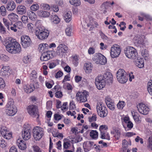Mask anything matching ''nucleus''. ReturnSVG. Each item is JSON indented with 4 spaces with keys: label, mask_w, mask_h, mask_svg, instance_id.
Wrapping results in <instances>:
<instances>
[{
    "label": "nucleus",
    "mask_w": 152,
    "mask_h": 152,
    "mask_svg": "<svg viewBox=\"0 0 152 152\" xmlns=\"http://www.w3.org/2000/svg\"><path fill=\"white\" fill-rule=\"evenodd\" d=\"M3 44L5 46L7 50L10 53H19L21 50L20 44L12 37L6 38L3 41Z\"/></svg>",
    "instance_id": "nucleus-1"
},
{
    "label": "nucleus",
    "mask_w": 152,
    "mask_h": 152,
    "mask_svg": "<svg viewBox=\"0 0 152 152\" xmlns=\"http://www.w3.org/2000/svg\"><path fill=\"white\" fill-rule=\"evenodd\" d=\"M41 22V21L39 20H37L36 22L35 25L38 29L36 31L35 34L37 38L39 39L43 40L48 37L49 32L44 27L39 24Z\"/></svg>",
    "instance_id": "nucleus-2"
},
{
    "label": "nucleus",
    "mask_w": 152,
    "mask_h": 152,
    "mask_svg": "<svg viewBox=\"0 0 152 152\" xmlns=\"http://www.w3.org/2000/svg\"><path fill=\"white\" fill-rule=\"evenodd\" d=\"M17 109L16 107L14 104L13 103L9 102L6 105L5 113L7 115L13 116L16 113Z\"/></svg>",
    "instance_id": "nucleus-3"
},
{
    "label": "nucleus",
    "mask_w": 152,
    "mask_h": 152,
    "mask_svg": "<svg viewBox=\"0 0 152 152\" xmlns=\"http://www.w3.org/2000/svg\"><path fill=\"white\" fill-rule=\"evenodd\" d=\"M96 109L98 115L101 117L104 118L107 115V109L102 102H97Z\"/></svg>",
    "instance_id": "nucleus-4"
},
{
    "label": "nucleus",
    "mask_w": 152,
    "mask_h": 152,
    "mask_svg": "<svg viewBox=\"0 0 152 152\" xmlns=\"http://www.w3.org/2000/svg\"><path fill=\"white\" fill-rule=\"evenodd\" d=\"M116 75L117 80L121 83H125L128 80V78L126 76V72L124 69H119L116 73Z\"/></svg>",
    "instance_id": "nucleus-5"
},
{
    "label": "nucleus",
    "mask_w": 152,
    "mask_h": 152,
    "mask_svg": "<svg viewBox=\"0 0 152 152\" xmlns=\"http://www.w3.org/2000/svg\"><path fill=\"white\" fill-rule=\"evenodd\" d=\"M121 50V47L117 44L113 45L111 48L110 54L112 58H116L119 56Z\"/></svg>",
    "instance_id": "nucleus-6"
},
{
    "label": "nucleus",
    "mask_w": 152,
    "mask_h": 152,
    "mask_svg": "<svg viewBox=\"0 0 152 152\" xmlns=\"http://www.w3.org/2000/svg\"><path fill=\"white\" fill-rule=\"evenodd\" d=\"M33 137L36 140H39L44 135V130L43 128L37 126L33 129Z\"/></svg>",
    "instance_id": "nucleus-7"
},
{
    "label": "nucleus",
    "mask_w": 152,
    "mask_h": 152,
    "mask_svg": "<svg viewBox=\"0 0 152 152\" xmlns=\"http://www.w3.org/2000/svg\"><path fill=\"white\" fill-rule=\"evenodd\" d=\"M93 60L96 63L102 65L105 64L107 62L105 57L99 53L95 54L93 58Z\"/></svg>",
    "instance_id": "nucleus-8"
},
{
    "label": "nucleus",
    "mask_w": 152,
    "mask_h": 152,
    "mask_svg": "<svg viewBox=\"0 0 152 152\" xmlns=\"http://www.w3.org/2000/svg\"><path fill=\"white\" fill-rule=\"evenodd\" d=\"M124 53L126 56L130 59L135 58L137 54V50L132 47H127Z\"/></svg>",
    "instance_id": "nucleus-9"
},
{
    "label": "nucleus",
    "mask_w": 152,
    "mask_h": 152,
    "mask_svg": "<svg viewBox=\"0 0 152 152\" xmlns=\"http://www.w3.org/2000/svg\"><path fill=\"white\" fill-rule=\"evenodd\" d=\"M28 113L32 117H36L38 118L39 115L37 113V107L34 105H31L28 106L27 108Z\"/></svg>",
    "instance_id": "nucleus-10"
},
{
    "label": "nucleus",
    "mask_w": 152,
    "mask_h": 152,
    "mask_svg": "<svg viewBox=\"0 0 152 152\" xmlns=\"http://www.w3.org/2000/svg\"><path fill=\"white\" fill-rule=\"evenodd\" d=\"M68 48L66 45L64 44H60L57 48L56 53L60 56L63 55L68 53Z\"/></svg>",
    "instance_id": "nucleus-11"
},
{
    "label": "nucleus",
    "mask_w": 152,
    "mask_h": 152,
    "mask_svg": "<svg viewBox=\"0 0 152 152\" xmlns=\"http://www.w3.org/2000/svg\"><path fill=\"white\" fill-rule=\"evenodd\" d=\"M20 39L21 44L24 48L29 47L31 44V40L28 36L22 35Z\"/></svg>",
    "instance_id": "nucleus-12"
},
{
    "label": "nucleus",
    "mask_w": 152,
    "mask_h": 152,
    "mask_svg": "<svg viewBox=\"0 0 152 152\" xmlns=\"http://www.w3.org/2000/svg\"><path fill=\"white\" fill-rule=\"evenodd\" d=\"M88 92L84 91L83 92H78L76 95L77 100L80 102H84L87 101Z\"/></svg>",
    "instance_id": "nucleus-13"
},
{
    "label": "nucleus",
    "mask_w": 152,
    "mask_h": 152,
    "mask_svg": "<svg viewBox=\"0 0 152 152\" xmlns=\"http://www.w3.org/2000/svg\"><path fill=\"white\" fill-rule=\"evenodd\" d=\"M137 107L139 112L143 115H147L149 111V107L142 103L138 104Z\"/></svg>",
    "instance_id": "nucleus-14"
},
{
    "label": "nucleus",
    "mask_w": 152,
    "mask_h": 152,
    "mask_svg": "<svg viewBox=\"0 0 152 152\" xmlns=\"http://www.w3.org/2000/svg\"><path fill=\"white\" fill-rule=\"evenodd\" d=\"M105 81L102 79V77L98 75L96 78L95 84L97 88L99 90L104 88L105 85Z\"/></svg>",
    "instance_id": "nucleus-15"
},
{
    "label": "nucleus",
    "mask_w": 152,
    "mask_h": 152,
    "mask_svg": "<svg viewBox=\"0 0 152 152\" xmlns=\"http://www.w3.org/2000/svg\"><path fill=\"white\" fill-rule=\"evenodd\" d=\"M145 37L144 35H137L135 36L134 38L135 43L139 46H141L144 45L145 43Z\"/></svg>",
    "instance_id": "nucleus-16"
},
{
    "label": "nucleus",
    "mask_w": 152,
    "mask_h": 152,
    "mask_svg": "<svg viewBox=\"0 0 152 152\" xmlns=\"http://www.w3.org/2000/svg\"><path fill=\"white\" fill-rule=\"evenodd\" d=\"M10 71L9 66L2 65L0 73L4 77H8L10 75Z\"/></svg>",
    "instance_id": "nucleus-17"
},
{
    "label": "nucleus",
    "mask_w": 152,
    "mask_h": 152,
    "mask_svg": "<svg viewBox=\"0 0 152 152\" xmlns=\"http://www.w3.org/2000/svg\"><path fill=\"white\" fill-rule=\"evenodd\" d=\"M0 132L2 135L7 139H10L12 137V133L7 131V128L5 126L1 127Z\"/></svg>",
    "instance_id": "nucleus-18"
},
{
    "label": "nucleus",
    "mask_w": 152,
    "mask_h": 152,
    "mask_svg": "<svg viewBox=\"0 0 152 152\" xmlns=\"http://www.w3.org/2000/svg\"><path fill=\"white\" fill-rule=\"evenodd\" d=\"M110 133L111 134L114 135L116 139L118 140L121 135V129L118 127L114 126L112 127Z\"/></svg>",
    "instance_id": "nucleus-19"
},
{
    "label": "nucleus",
    "mask_w": 152,
    "mask_h": 152,
    "mask_svg": "<svg viewBox=\"0 0 152 152\" xmlns=\"http://www.w3.org/2000/svg\"><path fill=\"white\" fill-rule=\"evenodd\" d=\"M102 77V79H104L105 83H111L113 78L112 73L109 72H106L103 75H99Z\"/></svg>",
    "instance_id": "nucleus-20"
},
{
    "label": "nucleus",
    "mask_w": 152,
    "mask_h": 152,
    "mask_svg": "<svg viewBox=\"0 0 152 152\" xmlns=\"http://www.w3.org/2000/svg\"><path fill=\"white\" fill-rule=\"evenodd\" d=\"M53 57L52 51H48L46 52H44L40 57V60L42 61H46L50 59Z\"/></svg>",
    "instance_id": "nucleus-21"
},
{
    "label": "nucleus",
    "mask_w": 152,
    "mask_h": 152,
    "mask_svg": "<svg viewBox=\"0 0 152 152\" xmlns=\"http://www.w3.org/2000/svg\"><path fill=\"white\" fill-rule=\"evenodd\" d=\"M31 130L29 128H24L22 131V136L23 139L26 140L29 139L31 137Z\"/></svg>",
    "instance_id": "nucleus-22"
},
{
    "label": "nucleus",
    "mask_w": 152,
    "mask_h": 152,
    "mask_svg": "<svg viewBox=\"0 0 152 152\" xmlns=\"http://www.w3.org/2000/svg\"><path fill=\"white\" fill-rule=\"evenodd\" d=\"M94 145L93 142L90 141L85 142L83 144V147L85 152H88L93 148Z\"/></svg>",
    "instance_id": "nucleus-23"
},
{
    "label": "nucleus",
    "mask_w": 152,
    "mask_h": 152,
    "mask_svg": "<svg viewBox=\"0 0 152 152\" xmlns=\"http://www.w3.org/2000/svg\"><path fill=\"white\" fill-rule=\"evenodd\" d=\"M72 14L71 12L66 11L64 14L63 18L66 22H69L72 19Z\"/></svg>",
    "instance_id": "nucleus-24"
},
{
    "label": "nucleus",
    "mask_w": 152,
    "mask_h": 152,
    "mask_svg": "<svg viewBox=\"0 0 152 152\" xmlns=\"http://www.w3.org/2000/svg\"><path fill=\"white\" fill-rule=\"evenodd\" d=\"M16 143L20 149L24 150L26 149V143L23 140L20 139H19L17 140Z\"/></svg>",
    "instance_id": "nucleus-25"
},
{
    "label": "nucleus",
    "mask_w": 152,
    "mask_h": 152,
    "mask_svg": "<svg viewBox=\"0 0 152 152\" xmlns=\"http://www.w3.org/2000/svg\"><path fill=\"white\" fill-rule=\"evenodd\" d=\"M93 66L90 62H88L84 64V69L86 73H90L92 69Z\"/></svg>",
    "instance_id": "nucleus-26"
},
{
    "label": "nucleus",
    "mask_w": 152,
    "mask_h": 152,
    "mask_svg": "<svg viewBox=\"0 0 152 152\" xmlns=\"http://www.w3.org/2000/svg\"><path fill=\"white\" fill-rule=\"evenodd\" d=\"M34 87L32 84H27L24 86V89L25 92L27 93H30L32 92L34 90Z\"/></svg>",
    "instance_id": "nucleus-27"
},
{
    "label": "nucleus",
    "mask_w": 152,
    "mask_h": 152,
    "mask_svg": "<svg viewBox=\"0 0 152 152\" xmlns=\"http://www.w3.org/2000/svg\"><path fill=\"white\" fill-rule=\"evenodd\" d=\"M16 12L18 14L23 15L26 12V8L23 5H19L17 7Z\"/></svg>",
    "instance_id": "nucleus-28"
},
{
    "label": "nucleus",
    "mask_w": 152,
    "mask_h": 152,
    "mask_svg": "<svg viewBox=\"0 0 152 152\" xmlns=\"http://www.w3.org/2000/svg\"><path fill=\"white\" fill-rule=\"evenodd\" d=\"M49 45L47 43H41L39 44L38 49L41 53L45 51L48 49Z\"/></svg>",
    "instance_id": "nucleus-29"
},
{
    "label": "nucleus",
    "mask_w": 152,
    "mask_h": 152,
    "mask_svg": "<svg viewBox=\"0 0 152 152\" xmlns=\"http://www.w3.org/2000/svg\"><path fill=\"white\" fill-rule=\"evenodd\" d=\"M7 18L11 21H15L17 20L18 18V16L14 13H11L9 14L8 15Z\"/></svg>",
    "instance_id": "nucleus-30"
},
{
    "label": "nucleus",
    "mask_w": 152,
    "mask_h": 152,
    "mask_svg": "<svg viewBox=\"0 0 152 152\" xmlns=\"http://www.w3.org/2000/svg\"><path fill=\"white\" fill-rule=\"evenodd\" d=\"M15 3L13 1H11L7 4L6 8L8 11H12L15 8Z\"/></svg>",
    "instance_id": "nucleus-31"
},
{
    "label": "nucleus",
    "mask_w": 152,
    "mask_h": 152,
    "mask_svg": "<svg viewBox=\"0 0 152 152\" xmlns=\"http://www.w3.org/2000/svg\"><path fill=\"white\" fill-rule=\"evenodd\" d=\"M38 15L43 18H47L50 15V13L47 11L43 10H40L37 12Z\"/></svg>",
    "instance_id": "nucleus-32"
},
{
    "label": "nucleus",
    "mask_w": 152,
    "mask_h": 152,
    "mask_svg": "<svg viewBox=\"0 0 152 152\" xmlns=\"http://www.w3.org/2000/svg\"><path fill=\"white\" fill-rule=\"evenodd\" d=\"M100 136L101 138L104 139H106L108 140H110L109 134L107 132L100 133Z\"/></svg>",
    "instance_id": "nucleus-33"
},
{
    "label": "nucleus",
    "mask_w": 152,
    "mask_h": 152,
    "mask_svg": "<svg viewBox=\"0 0 152 152\" xmlns=\"http://www.w3.org/2000/svg\"><path fill=\"white\" fill-rule=\"evenodd\" d=\"M135 65L138 67L141 68L144 66V62L142 59H137L136 61Z\"/></svg>",
    "instance_id": "nucleus-34"
},
{
    "label": "nucleus",
    "mask_w": 152,
    "mask_h": 152,
    "mask_svg": "<svg viewBox=\"0 0 152 152\" xmlns=\"http://www.w3.org/2000/svg\"><path fill=\"white\" fill-rule=\"evenodd\" d=\"M27 14L29 18L32 20L34 21L36 19L37 15L34 12L29 11L27 12Z\"/></svg>",
    "instance_id": "nucleus-35"
},
{
    "label": "nucleus",
    "mask_w": 152,
    "mask_h": 152,
    "mask_svg": "<svg viewBox=\"0 0 152 152\" xmlns=\"http://www.w3.org/2000/svg\"><path fill=\"white\" fill-rule=\"evenodd\" d=\"M69 2L75 6H78L81 4L80 0H69Z\"/></svg>",
    "instance_id": "nucleus-36"
},
{
    "label": "nucleus",
    "mask_w": 152,
    "mask_h": 152,
    "mask_svg": "<svg viewBox=\"0 0 152 152\" xmlns=\"http://www.w3.org/2000/svg\"><path fill=\"white\" fill-rule=\"evenodd\" d=\"M131 145V142L130 140L127 141L126 140H124L122 141V147L125 149H126L129 146Z\"/></svg>",
    "instance_id": "nucleus-37"
},
{
    "label": "nucleus",
    "mask_w": 152,
    "mask_h": 152,
    "mask_svg": "<svg viewBox=\"0 0 152 152\" xmlns=\"http://www.w3.org/2000/svg\"><path fill=\"white\" fill-rule=\"evenodd\" d=\"M28 30L29 32L31 33H33L35 30V27L34 25L31 23H29L27 25Z\"/></svg>",
    "instance_id": "nucleus-38"
},
{
    "label": "nucleus",
    "mask_w": 152,
    "mask_h": 152,
    "mask_svg": "<svg viewBox=\"0 0 152 152\" xmlns=\"http://www.w3.org/2000/svg\"><path fill=\"white\" fill-rule=\"evenodd\" d=\"M60 19L57 16L54 15L52 16L51 21L53 24H58L60 22Z\"/></svg>",
    "instance_id": "nucleus-39"
},
{
    "label": "nucleus",
    "mask_w": 152,
    "mask_h": 152,
    "mask_svg": "<svg viewBox=\"0 0 152 152\" xmlns=\"http://www.w3.org/2000/svg\"><path fill=\"white\" fill-rule=\"evenodd\" d=\"M37 72L35 70H33L32 71L30 75V79L34 81L37 77Z\"/></svg>",
    "instance_id": "nucleus-40"
},
{
    "label": "nucleus",
    "mask_w": 152,
    "mask_h": 152,
    "mask_svg": "<svg viewBox=\"0 0 152 152\" xmlns=\"http://www.w3.org/2000/svg\"><path fill=\"white\" fill-rule=\"evenodd\" d=\"M147 89L149 94L152 95V80H150L148 82V84Z\"/></svg>",
    "instance_id": "nucleus-41"
},
{
    "label": "nucleus",
    "mask_w": 152,
    "mask_h": 152,
    "mask_svg": "<svg viewBox=\"0 0 152 152\" xmlns=\"http://www.w3.org/2000/svg\"><path fill=\"white\" fill-rule=\"evenodd\" d=\"M0 13L2 16H4L6 15L7 11L4 6H2L0 7Z\"/></svg>",
    "instance_id": "nucleus-42"
},
{
    "label": "nucleus",
    "mask_w": 152,
    "mask_h": 152,
    "mask_svg": "<svg viewBox=\"0 0 152 152\" xmlns=\"http://www.w3.org/2000/svg\"><path fill=\"white\" fill-rule=\"evenodd\" d=\"M91 137L94 139L96 138L98 135V133L96 130H92L90 133Z\"/></svg>",
    "instance_id": "nucleus-43"
},
{
    "label": "nucleus",
    "mask_w": 152,
    "mask_h": 152,
    "mask_svg": "<svg viewBox=\"0 0 152 152\" xmlns=\"http://www.w3.org/2000/svg\"><path fill=\"white\" fill-rule=\"evenodd\" d=\"M131 113L134 121L137 122H139L140 121L138 116L137 115V113L135 112L134 111H132Z\"/></svg>",
    "instance_id": "nucleus-44"
},
{
    "label": "nucleus",
    "mask_w": 152,
    "mask_h": 152,
    "mask_svg": "<svg viewBox=\"0 0 152 152\" xmlns=\"http://www.w3.org/2000/svg\"><path fill=\"white\" fill-rule=\"evenodd\" d=\"M125 104L124 101H119L117 104V107L119 109H122L124 107Z\"/></svg>",
    "instance_id": "nucleus-45"
},
{
    "label": "nucleus",
    "mask_w": 152,
    "mask_h": 152,
    "mask_svg": "<svg viewBox=\"0 0 152 152\" xmlns=\"http://www.w3.org/2000/svg\"><path fill=\"white\" fill-rule=\"evenodd\" d=\"M40 7L45 10H48L50 9V6L47 4L42 3L40 5Z\"/></svg>",
    "instance_id": "nucleus-46"
},
{
    "label": "nucleus",
    "mask_w": 152,
    "mask_h": 152,
    "mask_svg": "<svg viewBox=\"0 0 152 152\" xmlns=\"http://www.w3.org/2000/svg\"><path fill=\"white\" fill-rule=\"evenodd\" d=\"M72 31V26H68L65 30L66 35L68 36H71V35Z\"/></svg>",
    "instance_id": "nucleus-47"
},
{
    "label": "nucleus",
    "mask_w": 152,
    "mask_h": 152,
    "mask_svg": "<svg viewBox=\"0 0 152 152\" xmlns=\"http://www.w3.org/2000/svg\"><path fill=\"white\" fill-rule=\"evenodd\" d=\"M79 59L77 56H74L73 57L72 62L74 65L76 66L78 64Z\"/></svg>",
    "instance_id": "nucleus-48"
},
{
    "label": "nucleus",
    "mask_w": 152,
    "mask_h": 152,
    "mask_svg": "<svg viewBox=\"0 0 152 152\" xmlns=\"http://www.w3.org/2000/svg\"><path fill=\"white\" fill-rule=\"evenodd\" d=\"M147 147L148 148L152 150V136H150L148 139V145Z\"/></svg>",
    "instance_id": "nucleus-49"
},
{
    "label": "nucleus",
    "mask_w": 152,
    "mask_h": 152,
    "mask_svg": "<svg viewBox=\"0 0 152 152\" xmlns=\"http://www.w3.org/2000/svg\"><path fill=\"white\" fill-rule=\"evenodd\" d=\"M3 22L4 25L7 27V29L10 30V24L8 20L5 18H3Z\"/></svg>",
    "instance_id": "nucleus-50"
},
{
    "label": "nucleus",
    "mask_w": 152,
    "mask_h": 152,
    "mask_svg": "<svg viewBox=\"0 0 152 152\" xmlns=\"http://www.w3.org/2000/svg\"><path fill=\"white\" fill-rule=\"evenodd\" d=\"M107 129V126L105 125H101L99 128V130L100 133L106 132V130Z\"/></svg>",
    "instance_id": "nucleus-51"
},
{
    "label": "nucleus",
    "mask_w": 152,
    "mask_h": 152,
    "mask_svg": "<svg viewBox=\"0 0 152 152\" xmlns=\"http://www.w3.org/2000/svg\"><path fill=\"white\" fill-rule=\"evenodd\" d=\"M39 8V6L37 4H33L30 7L31 10L33 11L37 10Z\"/></svg>",
    "instance_id": "nucleus-52"
},
{
    "label": "nucleus",
    "mask_w": 152,
    "mask_h": 152,
    "mask_svg": "<svg viewBox=\"0 0 152 152\" xmlns=\"http://www.w3.org/2000/svg\"><path fill=\"white\" fill-rule=\"evenodd\" d=\"M63 87L64 88L67 89L68 90H70L72 89L71 85L67 83H63Z\"/></svg>",
    "instance_id": "nucleus-53"
},
{
    "label": "nucleus",
    "mask_w": 152,
    "mask_h": 152,
    "mask_svg": "<svg viewBox=\"0 0 152 152\" xmlns=\"http://www.w3.org/2000/svg\"><path fill=\"white\" fill-rule=\"evenodd\" d=\"M30 57L28 56H24L23 59V61L25 64H28L30 62Z\"/></svg>",
    "instance_id": "nucleus-54"
},
{
    "label": "nucleus",
    "mask_w": 152,
    "mask_h": 152,
    "mask_svg": "<svg viewBox=\"0 0 152 152\" xmlns=\"http://www.w3.org/2000/svg\"><path fill=\"white\" fill-rule=\"evenodd\" d=\"M5 86V84L4 80L0 78V89H3Z\"/></svg>",
    "instance_id": "nucleus-55"
},
{
    "label": "nucleus",
    "mask_w": 152,
    "mask_h": 152,
    "mask_svg": "<svg viewBox=\"0 0 152 152\" xmlns=\"http://www.w3.org/2000/svg\"><path fill=\"white\" fill-rule=\"evenodd\" d=\"M114 4V2H112L111 3L110 2H106L105 3H103L102 5V8L106 9L107 7V6H108L109 4L113 5Z\"/></svg>",
    "instance_id": "nucleus-56"
},
{
    "label": "nucleus",
    "mask_w": 152,
    "mask_h": 152,
    "mask_svg": "<svg viewBox=\"0 0 152 152\" xmlns=\"http://www.w3.org/2000/svg\"><path fill=\"white\" fill-rule=\"evenodd\" d=\"M76 108L74 102L72 100L69 103V110H74Z\"/></svg>",
    "instance_id": "nucleus-57"
},
{
    "label": "nucleus",
    "mask_w": 152,
    "mask_h": 152,
    "mask_svg": "<svg viewBox=\"0 0 152 152\" xmlns=\"http://www.w3.org/2000/svg\"><path fill=\"white\" fill-rule=\"evenodd\" d=\"M100 35L101 38L104 41H106L109 40L108 38L104 34L102 31L100 32Z\"/></svg>",
    "instance_id": "nucleus-58"
},
{
    "label": "nucleus",
    "mask_w": 152,
    "mask_h": 152,
    "mask_svg": "<svg viewBox=\"0 0 152 152\" xmlns=\"http://www.w3.org/2000/svg\"><path fill=\"white\" fill-rule=\"evenodd\" d=\"M140 15L144 17L147 19L152 20V17L150 16L149 15L145 14L143 12L140 13Z\"/></svg>",
    "instance_id": "nucleus-59"
},
{
    "label": "nucleus",
    "mask_w": 152,
    "mask_h": 152,
    "mask_svg": "<svg viewBox=\"0 0 152 152\" xmlns=\"http://www.w3.org/2000/svg\"><path fill=\"white\" fill-rule=\"evenodd\" d=\"M10 29L11 31L14 32H16L18 31V29L17 28L15 24L11 25L10 26Z\"/></svg>",
    "instance_id": "nucleus-60"
},
{
    "label": "nucleus",
    "mask_w": 152,
    "mask_h": 152,
    "mask_svg": "<svg viewBox=\"0 0 152 152\" xmlns=\"http://www.w3.org/2000/svg\"><path fill=\"white\" fill-rule=\"evenodd\" d=\"M15 24L17 28L21 29L23 28L22 23L21 21H18L15 23Z\"/></svg>",
    "instance_id": "nucleus-61"
},
{
    "label": "nucleus",
    "mask_w": 152,
    "mask_h": 152,
    "mask_svg": "<svg viewBox=\"0 0 152 152\" xmlns=\"http://www.w3.org/2000/svg\"><path fill=\"white\" fill-rule=\"evenodd\" d=\"M141 53L142 56L143 57H147L148 55V52L146 49L142 50L141 51Z\"/></svg>",
    "instance_id": "nucleus-62"
},
{
    "label": "nucleus",
    "mask_w": 152,
    "mask_h": 152,
    "mask_svg": "<svg viewBox=\"0 0 152 152\" xmlns=\"http://www.w3.org/2000/svg\"><path fill=\"white\" fill-rule=\"evenodd\" d=\"M32 148L35 152H42L40 148L37 145L33 146Z\"/></svg>",
    "instance_id": "nucleus-63"
},
{
    "label": "nucleus",
    "mask_w": 152,
    "mask_h": 152,
    "mask_svg": "<svg viewBox=\"0 0 152 152\" xmlns=\"http://www.w3.org/2000/svg\"><path fill=\"white\" fill-rule=\"evenodd\" d=\"M107 107L109 108L110 110H113L114 109V105L113 103H110L108 102V103L106 104Z\"/></svg>",
    "instance_id": "nucleus-64"
}]
</instances>
